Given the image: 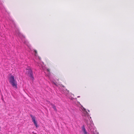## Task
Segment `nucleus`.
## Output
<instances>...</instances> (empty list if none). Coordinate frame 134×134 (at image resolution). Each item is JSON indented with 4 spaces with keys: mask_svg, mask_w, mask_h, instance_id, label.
<instances>
[{
    "mask_svg": "<svg viewBox=\"0 0 134 134\" xmlns=\"http://www.w3.org/2000/svg\"><path fill=\"white\" fill-rule=\"evenodd\" d=\"M17 35L19 36L22 39V41L26 44L27 46L29 47V48L30 49V47L27 44V42L26 41H25V37H24L21 34H20L19 32H18L17 33Z\"/></svg>",
    "mask_w": 134,
    "mask_h": 134,
    "instance_id": "5",
    "label": "nucleus"
},
{
    "mask_svg": "<svg viewBox=\"0 0 134 134\" xmlns=\"http://www.w3.org/2000/svg\"><path fill=\"white\" fill-rule=\"evenodd\" d=\"M26 73L30 77V79L32 80L34 79L33 76V73L31 68L29 66L27 67L26 68Z\"/></svg>",
    "mask_w": 134,
    "mask_h": 134,
    "instance_id": "4",
    "label": "nucleus"
},
{
    "mask_svg": "<svg viewBox=\"0 0 134 134\" xmlns=\"http://www.w3.org/2000/svg\"><path fill=\"white\" fill-rule=\"evenodd\" d=\"M34 52L36 58V59L39 60L37 62V63L39 66H41L42 67L46 75L48 77L51 81H52V79L53 78V75L50 73L49 69L44 66L43 63V62L40 61L41 58L37 55L36 51L35 50Z\"/></svg>",
    "mask_w": 134,
    "mask_h": 134,
    "instance_id": "2",
    "label": "nucleus"
},
{
    "mask_svg": "<svg viewBox=\"0 0 134 134\" xmlns=\"http://www.w3.org/2000/svg\"><path fill=\"white\" fill-rule=\"evenodd\" d=\"M10 84L14 88L16 89L17 88V82L16 80L14 79V76L11 75L8 78Z\"/></svg>",
    "mask_w": 134,
    "mask_h": 134,
    "instance_id": "3",
    "label": "nucleus"
},
{
    "mask_svg": "<svg viewBox=\"0 0 134 134\" xmlns=\"http://www.w3.org/2000/svg\"><path fill=\"white\" fill-rule=\"evenodd\" d=\"M80 97V96H78V97H77L79 98V97Z\"/></svg>",
    "mask_w": 134,
    "mask_h": 134,
    "instance_id": "10",
    "label": "nucleus"
},
{
    "mask_svg": "<svg viewBox=\"0 0 134 134\" xmlns=\"http://www.w3.org/2000/svg\"><path fill=\"white\" fill-rule=\"evenodd\" d=\"M53 83H54V84L55 85H56V84H55L54 82H53Z\"/></svg>",
    "mask_w": 134,
    "mask_h": 134,
    "instance_id": "9",
    "label": "nucleus"
},
{
    "mask_svg": "<svg viewBox=\"0 0 134 134\" xmlns=\"http://www.w3.org/2000/svg\"><path fill=\"white\" fill-rule=\"evenodd\" d=\"M82 109L83 111L84 116L83 117V119L88 127H90V131L91 133H94L96 130L93 127L91 128L90 126V125H91L92 126L93 125L92 121L90 119H91V117H89V114L86 111L85 108H83Z\"/></svg>",
    "mask_w": 134,
    "mask_h": 134,
    "instance_id": "1",
    "label": "nucleus"
},
{
    "mask_svg": "<svg viewBox=\"0 0 134 134\" xmlns=\"http://www.w3.org/2000/svg\"><path fill=\"white\" fill-rule=\"evenodd\" d=\"M52 108H53V109H54V110H55V111H56L57 109H56V107H55V106L54 105H52Z\"/></svg>",
    "mask_w": 134,
    "mask_h": 134,
    "instance_id": "8",
    "label": "nucleus"
},
{
    "mask_svg": "<svg viewBox=\"0 0 134 134\" xmlns=\"http://www.w3.org/2000/svg\"><path fill=\"white\" fill-rule=\"evenodd\" d=\"M81 129L82 131L83 134H89V133L86 131V129H85V127L83 126L82 127Z\"/></svg>",
    "mask_w": 134,
    "mask_h": 134,
    "instance_id": "7",
    "label": "nucleus"
},
{
    "mask_svg": "<svg viewBox=\"0 0 134 134\" xmlns=\"http://www.w3.org/2000/svg\"><path fill=\"white\" fill-rule=\"evenodd\" d=\"M30 116L32 119V121L33 122L34 125L36 127H38L37 122L35 120V117L34 116H33L32 115H30Z\"/></svg>",
    "mask_w": 134,
    "mask_h": 134,
    "instance_id": "6",
    "label": "nucleus"
}]
</instances>
